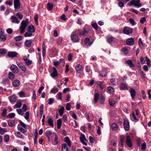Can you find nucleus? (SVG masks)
Returning a JSON list of instances; mask_svg holds the SVG:
<instances>
[{
	"instance_id": "1",
	"label": "nucleus",
	"mask_w": 151,
	"mask_h": 151,
	"mask_svg": "<svg viewBox=\"0 0 151 151\" xmlns=\"http://www.w3.org/2000/svg\"><path fill=\"white\" fill-rule=\"evenodd\" d=\"M28 19H26L25 20H23L22 21L19 28L21 34H22L24 32L28 24Z\"/></svg>"
},
{
	"instance_id": "2",
	"label": "nucleus",
	"mask_w": 151,
	"mask_h": 151,
	"mask_svg": "<svg viewBox=\"0 0 151 151\" xmlns=\"http://www.w3.org/2000/svg\"><path fill=\"white\" fill-rule=\"evenodd\" d=\"M129 4V6H131L134 5L135 7H139L141 6L142 4L140 3V1L139 0H132L128 4Z\"/></svg>"
},
{
	"instance_id": "3",
	"label": "nucleus",
	"mask_w": 151,
	"mask_h": 151,
	"mask_svg": "<svg viewBox=\"0 0 151 151\" xmlns=\"http://www.w3.org/2000/svg\"><path fill=\"white\" fill-rule=\"evenodd\" d=\"M133 31L132 28L130 27H124L123 30V32L124 33L129 35L132 33Z\"/></svg>"
},
{
	"instance_id": "4",
	"label": "nucleus",
	"mask_w": 151,
	"mask_h": 151,
	"mask_svg": "<svg viewBox=\"0 0 151 151\" xmlns=\"http://www.w3.org/2000/svg\"><path fill=\"white\" fill-rule=\"evenodd\" d=\"M45 134L47 138H48L49 141H50V140L52 138L53 136L55 134V133L52 132L51 131L49 130H47Z\"/></svg>"
},
{
	"instance_id": "5",
	"label": "nucleus",
	"mask_w": 151,
	"mask_h": 151,
	"mask_svg": "<svg viewBox=\"0 0 151 151\" xmlns=\"http://www.w3.org/2000/svg\"><path fill=\"white\" fill-rule=\"evenodd\" d=\"M71 38L73 42H78L79 41V38L73 32L72 33L71 35Z\"/></svg>"
},
{
	"instance_id": "6",
	"label": "nucleus",
	"mask_w": 151,
	"mask_h": 151,
	"mask_svg": "<svg viewBox=\"0 0 151 151\" xmlns=\"http://www.w3.org/2000/svg\"><path fill=\"white\" fill-rule=\"evenodd\" d=\"M93 42V40L91 37H87L85 40V44L87 46H90Z\"/></svg>"
},
{
	"instance_id": "7",
	"label": "nucleus",
	"mask_w": 151,
	"mask_h": 151,
	"mask_svg": "<svg viewBox=\"0 0 151 151\" xmlns=\"http://www.w3.org/2000/svg\"><path fill=\"white\" fill-rule=\"evenodd\" d=\"M80 139L81 142L85 146L87 145L86 143L84 141H87V140L86 138L85 135L84 134L82 133H81Z\"/></svg>"
},
{
	"instance_id": "8",
	"label": "nucleus",
	"mask_w": 151,
	"mask_h": 151,
	"mask_svg": "<svg viewBox=\"0 0 151 151\" xmlns=\"http://www.w3.org/2000/svg\"><path fill=\"white\" fill-rule=\"evenodd\" d=\"M10 68L11 71L15 73H17L19 72V69L15 65H12L10 66Z\"/></svg>"
},
{
	"instance_id": "9",
	"label": "nucleus",
	"mask_w": 151,
	"mask_h": 151,
	"mask_svg": "<svg viewBox=\"0 0 151 151\" xmlns=\"http://www.w3.org/2000/svg\"><path fill=\"white\" fill-rule=\"evenodd\" d=\"M123 124L125 130L126 131L128 130L129 128V123L127 119H124Z\"/></svg>"
},
{
	"instance_id": "10",
	"label": "nucleus",
	"mask_w": 151,
	"mask_h": 151,
	"mask_svg": "<svg viewBox=\"0 0 151 151\" xmlns=\"http://www.w3.org/2000/svg\"><path fill=\"white\" fill-rule=\"evenodd\" d=\"M126 142V144L129 147H132V143L129 136L127 135V139Z\"/></svg>"
},
{
	"instance_id": "11",
	"label": "nucleus",
	"mask_w": 151,
	"mask_h": 151,
	"mask_svg": "<svg viewBox=\"0 0 151 151\" xmlns=\"http://www.w3.org/2000/svg\"><path fill=\"white\" fill-rule=\"evenodd\" d=\"M20 2L19 0H14V5L15 9H19L20 8Z\"/></svg>"
},
{
	"instance_id": "12",
	"label": "nucleus",
	"mask_w": 151,
	"mask_h": 151,
	"mask_svg": "<svg viewBox=\"0 0 151 151\" xmlns=\"http://www.w3.org/2000/svg\"><path fill=\"white\" fill-rule=\"evenodd\" d=\"M18 54L15 51L9 52L8 53V56L10 58H13L16 57Z\"/></svg>"
},
{
	"instance_id": "13",
	"label": "nucleus",
	"mask_w": 151,
	"mask_h": 151,
	"mask_svg": "<svg viewBox=\"0 0 151 151\" xmlns=\"http://www.w3.org/2000/svg\"><path fill=\"white\" fill-rule=\"evenodd\" d=\"M11 22L12 23L18 24L19 22V21L18 19L17 18L14 16H12L11 17Z\"/></svg>"
},
{
	"instance_id": "14",
	"label": "nucleus",
	"mask_w": 151,
	"mask_h": 151,
	"mask_svg": "<svg viewBox=\"0 0 151 151\" xmlns=\"http://www.w3.org/2000/svg\"><path fill=\"white\" fill-rule=\"evenodd\" d=\"M17 65L18 67L22 71H25L26 70V68L25 66L22 65V63L17 62Z\"/></svg>"
},
{
	"instance_id": "15",
	"label": "nucleus",
	"mask_w": 151,
	"mask_h": 151,
	"mask_svg": "<svg viewBox=\"0 0 151 151\" xmlns=\"http://www.w3.org/2000/svg\"><path fill=\"white\" fill-rule=\"evenodd\" d=\"M126 43L128 45H133L134 44V39L132 38H128L126 40Z\"/></svg>"
},
{
	"instance_id": "16",
	"label": "nucleus",
	"mask_w": 151,
	"mask_h": 151,
	"mask_svg": "<svg viewBox=\"0 0 151 151\" xmlns=\"http://www.w3.org/2000/svg\"><path fill=\"white\" fill-rule=\"evenodd\" d=\"M82 66L80 64L77 65L75 68L76 69V73H80L82 70Z\"/></svg>"
},
{
	"instance_id": "17",
	"label": "nucleus",
	"mask_w": 151,
	"mask_h": 151,
	"mask_svg": "<svg viewBox=\"0 0 151 151\" xmlns=\"http://www.w3.org/2000/svg\"><path fill=\"white\" fill-rule=\"evenodd\" d=\"M120 88L121 90H127L128 87L127 84L124 83H122L120 85Z\"/></svg>"
},
{
	"instance_id": "18",
	"label": "nucleus",
	"mask_w": 151,
	"mask_h": 151,
	"mask_svg": "<svg viewBox=\"0 0 151 151\" xmlns=\"http://www.w3.org/2000/svg\"><path fill=\"white\" fill-rule=\"evenodd\" d=\"M129 92L130 93L132 98V99L134 98L136 95L135 90L133 88H131L129 90Z\"/></svg>"
},
{
	"instance_id": "19",
	"label": "nucleus",
	"mask_w": 151,
	"mask_h": 151,
	"mask_svg": "<svg viewBox=\"0 0 151 151\" xmlns=\"http://www.w3.org/2000/svg\"><path fill=\"white\" fill-rule=\"evenodd\" d=\"M53 72L52 73L50 74V76L52 78H55V77L57 76L58 75L57 70L55 68L53 67Z\"/></svg>"
},
{
	"instance_id": "20",
	"label": "nucleus",
	"mask_w": 151,
	"mask_h": 151,
	"mask_svg": "<svg viewBox=\"0 0 151 151\" xmlns=\"http://www.w3.org/2000/svg\"><path fill=\"white\" fill-rule=\"evenodd\" d=\"M89 29H84L81 32H80L79 34L80 35L85 36L89 32Z\"/></svg>"
},
{
	"instance_id": "21",
	"label": "nucleus",
	"mask_w": 151,
	"mask_h": 151,
	"mask_svg": "<svg viewBox=\"0 0 151 151\" xmlns=\"http://www.w3.org/2000/svg\"><path fill=\"white\" fill-rule=\"evenodd\" d=\"M28 32H30L32 33L35 32V29L34 27L32 25L29 26L27 30Z\"/></svg>"
},
{
	"instance_id": "22",
	"label": "nucleus",
	"mask_w": 151,
	"mask_h": 151,
	"mask_svg": "<svg viewBox=\"0 0 151 151\" xmlns=\"http://www.w3.org/2000/svg\"><path fill=\"white\" fill-rule=\"evenodd\" d=\"M117 1H119L118 4V6L121 8H122L124 5V2H124V0H117Z\"/></svg>"
},
{
	"instance_id": "23",
	"label": "nucleus",
	"mask_w": 151,
	"mask_h": 151,
	"mask_svg": "<svg viewBox=\"0 0 151 151\" xmlns=\"http://www.w3.org/2000/svg\"><path fill=\"white\" fill-rule=\"evenodd\" d=\"M17 97L16 96L13 95L10 96L9 97V100L10 101L12 102H14L17 100Z\"/></svg>"
},
{
	"instance_id": "24",
	"label": "nucleus",
	"mask_w": 151,
	"mask_h": 151,
	"mask_svg": "<svg viewBox=\"0 0 151 151\" xmlns=\"http://www.w3.org/2000/svg\"><path fill=\"white\" fill-rule=\"evenodd\" d=\"M12 84L15 87H18L20 84V81L19 80H16L12 82Z\"/></svg>"
},
{
	"instance_id": "25",
	"label": "nucleus",
	"mask_w": 151,
	"mask_h": 151,
	"mask_svg": "<svg viewBox=\"0 0 151 151\" xmlns=\"http://www.w3.org/2000/svg\"><path fill=\"white\" fill-rule=\"evenodd\" d=\"M99 94L98 93H95L94 96V100L95 103L97 102L99 99Z\"/></svg>"
},
{
	"instance_id": "26",
	"label": "nucleus",
	"mask_w": 151,
	"mask_h": 151,
	"mask_svg": "<svg viewBox=\"0 0 151 151\" xmlns=\"http://www.w3.org/2000/svg\"><path fill=\"white\" fill-rule=\"evenodd\" d=\"M23 60L25 62L26 64L27 65H29L31 64L32 62L30 61L28 59L26 56H25L23 58Z\"/></svg>"
},
{
	"instance_id": "27",
	"label": "nucleus",
	"mask_w": 151,
	"mask_h": 151,
	"mask_svg": "<svg viewBox=\"0 0 151 151\" xmlns=\"http://www.w3.org/2000/svg\"><path fill=\"white\" fill-rule=\"evenodd\" d=\"M99 75L102 77H105L106 75V71L104 70H103L99 72Z\"/></svg>"
},
{
	"instance_id": "28",
	"label": "nucleus",
	"mask_w": 151,
	"mask_h": 151,
	"mask_svg": "<svg viewBox=\"0 0 151 151\" xmlns=\"http://www.w3.org/2000/svg\"><path fill=\"white\" fill-rule=\"evenodd\" d=\"M116 103V101L114 100L109 99V105L111 106H113Z\"/></svg>"
},
{
	"instance_id": "29",
	"label": "nucleus",
	"mask_w": 151,
	"mask_h": 151,
	"mask_svg": "<svg viewBox=\"0 0 151 151\" xmlns=\"http://www.w3.org/2000/svg\"><path fill=\"white\" fill-rule=\"evenodd\" d=\"M32 43V40H27L25 41L24 44L27 47H29L31 46V45Z\"/></svg>"
},
{
	"instance_id": "30",
	"label": "nucleus",
	"mask_w": 151,
	"mask_h": 151,
	"mask_svg": "<svg viewBox=\"0 0 151 151\" xmlns=\"http://www.w3.org/2000/svg\"><path fill=\"white\" fill-rule=\"evenodd\" d=\"M62 124V120L61 119H60L57 121V127L58 129H60Z\"/></svg>"
},
{
	"instance_id": "31",
	"label": "nucleus",
	"mask_w": 151,
	"mask_h": 151,
	"mask_svg": "<svg viewBox=\"0 0 151 151\" xmlns=\"http://www.w3.org/2000/svg\"><path fill=\"white\" fill-rule=\"evenodd\" d=\"M53 7V4L50 3H48L47 4V8L48 10L50 11L51 10Z\"/></svg>"
},
{
	"instance_id": "32",
	"label": "nucleus",
	"mask_w": 151,
	"mask_h": 151,
	"mask_svg": "<svg viewBox=\"0 0 151 151\" xmlns=\"http://www.w3.org/2000/svg\"><path fill=\"white\" fill-rule=\"evenodd\" d=\"M62 151H68L67 145L65 143L63 144L62 145Z\"/></svg>"
},
{
	"instance_id": "33",
	"label": "nucleus",
	"mask_w": 151,
	"mask_h": 151,
	"mask_svg": "<svg viewBox=\"0 0 151 151\" xmlns=\"http://www.w3.org/2000/svg\"><path fill=\"white\" fill-rule=\"evenodd\" d=\"M125 63L127 64L130 67L132 68L134 66V65L132 63V61L131 60H126L125 62Z\"/></svg>"
},
{
	"instance_id": "34",
	"label": "nucleus",
	"mask_w": 151,
	"mask_h": 151,
	"mask_svg": "<svg viewBox=\"0 0 151 151\" xmlns=\"http://www.w3.org/2000/svg\"><path fill=\"white\" fill-rule=\"evenodd\" d=\"M65 142H66L69 147H70L71 146V143L70 142V139L68 137H66L65 138Z\"/></svg>"
},
{
	"instance_id": "35",
	"label": "nucleus",
	"mask_w": 151,
	"mask_h": 151,
	"mask_svg": "<svg viewBox=\"0 0 151 151\" xmlns=\"http://www.w3.org/2000/svg\"><path fill=\"white\" fill-rule=\"evenodd\" d=\"M15 135L16 137H17L18 138H20L23 139L24 138V136L20 132H16V134Z\"/></svg>"
},
{
	"instance_id": "36",
	"label": "nucleus",
	"mask_w": 151,
	"mask_h": 151,
	"mask_svg": "<svg viewBox=\"0 0 151 151\" xmlns=\"http://www.w3.org/2000/svg\"><path fill=\"white\" fill-rule=\"evenodd\" d=\"M107 40L109 43H112V42L114 41V38L113 37H108Z\"/></svg>"
},
{
	"instance_id": "37",
	"label": "nucleus",
	"mask_w": 151,
	"mask_h": 151,
	"mask_svg": "<svg viewBox=\"0 0 151 151\" xmlns=\"http://www.w3.org/2000/svg\"><path fill=\"white\" fill-rule=\"evenodd\" d=\"M139 46L142 48L143 49L144 48V45H143V42L142 41V39L141 38H140L139 39Z\"/></svg>"
},
{
	"instance_id": "38",
	"label": "nucleus",
	"mask_w": 151,
	"mask_h": 151,
	"mask_svg": "<svg viewBox=\"0 0 151 151\" xmlns=\"http://www.w3.org/2000/svg\"><path fill=\"white\" fill-rule=\"evenodd\" d=\"M48 124L51 126L53 127V121L51 118H50L48 119Z\"/></svg>"
},
{
	"instance_id": "39",
	"label": "nucleus",
	"mask_w": 151,
	"mask_h": 151,
	"mask_svg": "<svg viewBox=\"0 0 151 151\" xmlns=\"http://www.w3.org/2000/svg\"><path fill=\"white\" fill-rule=\"evenodd\" d=\"M19 126L20 127H22L24 128H25L26 127V125L21 121L20 122V124L18 125L17 126V128H18Z\"/></svg>"
},
{
	"instance_id": "40",
	"label": "nucleus",
	"mask_w": 151,
	"mask_h": 151,
	"mask_svg": "<svg viewBox=\"0 0 151 151\" xmlns=\"http://www.w3.org/2000/svg\"><path fill=\"white\" fill-rule=\"evenodd\" d=\"M58 91V89L57 88H52L50 91V93L55 94Z\"/></svg>"
},
{
	"instance_id": "41",
	"label": "nucleus",
	"mask_w": 151,
	"mask_h": 151,
	"mask_svg": "<svg viewBox=\"0 0 151 151\" xmlns=\"http://www.w3.org/2000/svg\"><path fill=\"white\" fill-rule=\"evenodd\" d=\"M42 54L43 57H44L45 54V44L43 43L42 46Z\"/></svg>"
},
{
	"instance_id": "42",
	"label": "nucleus",
	"mask_w": 151,
	"mask_h": 151,
	"mask_svg": "<svg viewBox=\"0 0 151 151\" xmlns=\"http://www.w3.org/2000/svg\"><path fill=\"white\" fill-rule=\"evenodd\" d=\"M110 81L111 83L114 85H116L118 84L117 81L114 78H112L111 79Z\"/></svg>"
},
{
	"instance_id": "43",
	"label": "nucleus",
	"mask_w": 151,
	"mask_h": 151,
	"mask_svg": "<svg viewBox=\"0 0 151 151\" xmlns=\"http://www.w3.org/2000/svg\"><path fill=\"white\" fill-rule=\"evenodd\" d=\"M38 137V133L37 130H36L35 134L34 139V143L35 144H37V139Z\"/></svg>"
},
{
	"instance_id": "44",
	"label": "nucleus",
	"mask_w": 151,
	"mask_h": 151,
	"mask_svg": "<svg viewBox=\"0 0 151 151\" xmlns=\"http://www.w3.org/2000/svg\"><path fill=\"white\" fill-rule=\"evenodd\" d=\"M111 127L113 130H115L118 129V126L116 124L113 123L112 124Z\"/></svg>"
},
{
	"instance_id": "45",
	"label": "nucleus",
	"mask_w": 151,
	"mask_h": 151,
	"mask_svg": "<svg viewBox=\"0 0 151 151\" xmlns=\"http://www.w3.org/2000/svg\"><path fill=\"white\" fill-rule=\"evenodd\" d=\"M9 78L11 79L12 80L14 78V75L13 73L12 72H10L9 73Z\"/></svg>"
},
{
	"instance_id": "46",
	"label": "nucleus",
	"mask_w": 151,
	"mask_h": 151,
	"mask_svg": "<svg viewBox=\"0 0 151 151\" xmlns=\"http://www.w3.org/2000/svg\"><path fill=\"white\" fill-rule=\"evenodd\" d=\"M64 109V108L63 106L61 107L60 109H59V112L60 116H62L63 115V113Z\"/></svg>"
},
{
	"instance_id": "47",
	"label": "nucleus",
	"mask_w": 151,
	"mask_h": 151,
	"mask_svg": "<svg viewBox=\"0 0 151 151\" xmlns=\"http://www.w3.org/2000/svg\"><path fill=\"white\" fill-rule=\"evenodd\" d=\"M55 137L54 139V143L53 144L54 145H57L58 144V136L57 135L55 134Z\"/></svg>"
},
{
	"instance_id": "48",
	"label": "nucleus",
	"mask_w": 151,
	"mask_h": 151,
	"mask_svg": "<svg viewBox=\"0 0 151 151\" xmlns=\"http://www.w3.org/2000/svg\"><path fill=\"white\" fill-rule=\"evenodd\" d=\"M62 93L59 92L58 93L56 96V97L57 99L58 100H61L62 99L61 97Z\"/></svg>"
},
{
	"instance_id": "49",
	"label": "nucleus",
	"mask_w": 151,
	"mask_h": 151,
	"mask_svg": "<svg viewBox=\"0 0 151 151\" xmlns=\"http://www.w3.org/2000/svg\"><path fill=\"white\" fill-rule=\"evenodd\" d=\"M16 15L20 19H22L23 17V15L20 12H17L16 14Z\"/></svg>"
},
{
	"instance_id": "50",
	"label": "nucleus",
	"mask_w": 151,
	"mask_h": 151,
	"mask_svg": "<svg viewBox=\"0 0 151 151\" xmlns=\"http://www.w3.org/2000/svg\"><path fill=\"white\" fill-rule=\"evenodd\" d=\"M7 52V50L4 49H0V53L2 55H5Z\"/></svg>"
},
{
	"instance_id": "51",
	"label": "nucleus",
	"mask_w": 151,
	"mask_h": 151,
	"mask_svg": "<svg viewBox=\"0 0 151 151\" xmlns=\"http://www.w3.org/2000/svg\"><path fill=\"white\" fill-rule=\"evenodd\" d=\"M91 25L95 30H97L98 29V26L96 23L94 22L92 23Z\"/></svg>"
},
{
	"instance_id": "52",
	"label": "nucleus",
	"mask_w": 151,
	"mask_h": 151,
	"mask_svg": "<svg viewBox=\"0 0 151 151\" xmlns=\"http://www.w3.org/2000/svg\"><path fill=\"white\" fill-rule=\"evenodd\" d=\"M14 40L17 42L20 41L22 39V36H18L15 37L14 38Z\"/></svg>"
},
{
	"instance_id": "53",
	"label": "nucleus",
	"mask_w": 151,
	"mask_h": 151,
	"mask_svg": "<svg viewBox=\"0 0 151 151\" xmlns=\"http://www.w3.org/2000/svg\"><path fill=\"white\" fill-rule=\"evenodd\" d=\"M2 83L4 84H9V79L8 78L3 79Z\"/></svg>"
},
{
	"instance_id": "54",
	"label": "nucleus",
	"mask_w": 151,
	"mask_h": 151,
	"mask_svg": "<svg viewBox=\"0 0 151 151\" xmlns=\"http://www.w3.org/2000/svg\"><path fill=\"white\" fill-rule=\"evenodd\" d=\"M107 89L109 92L110 93H112L114 92V90L113 88L111 86H109Z\"/></svg>"
},
{
	"instance_id": "55",
	"label": "nucleus",
	"mask_w": 151,
	"mask_h": 151,
	"mask_svg": "<svg viewBox=\"0 0 151 151\" xmlns=\"http://www.w3.org/2000/svg\"><path fill=\"white\" fill-rule=\"evenodd\" d=\"M19 126V128H17V129L19 131L23 133H26L27 132V130L25 129H21V127H20Z\"/></svg>"
},
{
	"instance_id": "56",
	"label": "nucleus",
	"mask_w": 151,
	"mask_h": 151,
	"mask_svg": "<svg viewBox=\"0 0 151 151\" xmlns=\"http://www.w3.org/2000/svg\"><path fill=\"white\" fill-rule=\"evenodd\" d=\"M32 34L30 32H26L25 33L24 36L25 37H31L32 36Z\"/></svg>"
},
{
	"instance_id": "57",
	"label": "nucleus",
	"mask_w": 151,
	"mask_h": 151,
	"mask_svg": "<svg viewBox=\"0 0 151 151\" xmlns=\"http://www.w3.org/2000/svg\"><path fill=\"white\" fill-rule=\"evenodd\" d=\"M6 132V129H3L0 127V133L3 134Z\"/></svg>"
},
{
	"instance_id": "58",
	"label": "nucleus",
	"mask_w": 151,
	"mask_h": 151,
	"mask_svg": "<svg viewBox=\"0 0 151 151\" xmlns=\"http://www.w3.org/2000/svg\"><path fill=\"white\" fill-rule=\"evenodd\" d=\"M122 51L125 54H127L128 52V50L126 47H124L122 49Z\"/></svg>"
},
{
	"instance_id": "59",
	"label": "nucleus",
	"mask_w": 151,
	"mask_h": 151,
	"mask_svg": "<svg viewBox=\"0 0 151 151\" xmlns=\"http://www.w3.org/2000/svg\"><path fill=\"white\" fill-rule=\"evenodd\" d=\"M15 116V114L14 113L9 114L7 116V117L10 118H12Z\"/></svg>"
},
{
	"instance_id": "60",
	"label": "nucleus",
	"mask_w": 151,
	"mask_h": 151,
	"mask_svg": "<svg viewBox=\"0 0 151 151\" xmlns=\"http://www.w3.org/2000/svg\"><path fill=\"white\" fill-rule=\"evenodd\" d=\"M8 124V125L11 127H13L14 125V122L12 120H9Z\"/></svg>"
},
{
	"instance_id": "61",
	"label": "nucleus",
	"mask_w": 151,
	"mask_h": 151,
	"mask_svg": "<svg viewBox=\"0 0 151 151\" xmlns=\"http://www.w3.org/2000/svg\"><path fill=\"white\" fill-rule=\"evenodd\" d=\"M100 102L101 103L103 104L105 101V99L104 97L102 95H101L100 98Z\"/></svg>"
},
{
	"instance_id": "62",
	"label": "nucleus",
	"mask_w": 151,
	"mask_h": 151,
	"mask_svg": "<svg viewBox=\"0 0 151 151\" xmlns=\"http://www.w3.org/2000/svg\"><path fill=\"white\" fill-rule=\"evenodd\" d=\"M21 102H18L14 106L16 108H20L21 107Z\"/></svg>"
},
{
	"instance_id": "63",
	"label": "nucleus",
	"mask_w": 151,
	"mask_h": 151,
	"mask_svg": "<svg viewBox=\"0 0 151 151\" xmlns=\"http://www.w3.org/2000/svg\"><path fill=\"white\" fill-rule=\"evenodd\" d=\"M146 144L145 142H144L141 145V149L142 150H145L146 147Z\"/></svg>"
},
{
	"instance_id": "64",
	"label": "nucleus",
	"mask_w": 151,
	"mask_h": 151,
	"mask_svg": "<svg viewBox=\"0 0 151 151\" xmlns=\"http://www.w3.org/2000/svg\"><path fill=\"white\" fill-rule=\"evenodd\" d=\"M70 103H68L66 104V109L68 111L70 110Z\"/></svg>"
}]
</instances>
